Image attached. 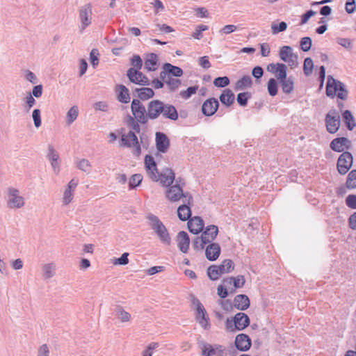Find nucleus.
I'll use <instances>...</instances> for the list:
<instances>
[{
    "label": "nucleus",
    "mask_w": 356,
    "mask_h": 356,
    "mask_svg": "<svg viewBox=\"0 0 356 356\" xmlns=\"http://www.w3.org/2000/svg\"><path fill=\"white\" fill-rule=\"evenodd\" d=\"M125 122L132 130L129 131L127 134H122L120 139L122 145L129 148L133 147L134 155L138 156L141 154V147L135 132L140 133V127L139 124H140V122L131 115H127Z\"/></svg>",
    "instance_id": "1"
},
{
    "label": "nucleus",
    "mask_w": 356,
    "mask_h": 356,
    "mask_svg": "<svg viewBox=\"0 0 356 356\" xmlns=\"http://www.w3.org/2000/svg\"><path fill=\"white\" fill-rule=\"evenodd\" d=\"M147 219L149 220L151 229L156 234L160 241L164 245H170L171 243L170 234L166 227L159 217L152 213H149L147 216Z\"/></svg>",
    "instance_id": "2"
},
{
    "label": "nucleus",
    "mask_w": 356,
    "mask_h": 356,
    "mask_svg": "<svg viewBox=\"0 0 356 356\" xmlns=\"http://www.w3.org/2000/svg\"><path fill=\"white\" fill-rule=\"evenodd\" d=\"M325 92L326 95L331 98H334L337 95L339 99L346 100L348 97V90L344 83L335 79L331 75H328L327 78Z\"/></svg>",
    "instance_id": "3"
},
{
    "label": "nucleus",
    "mask_w": 356,
    "mask_h": 356,
    "mask_svg": "<svg viewBox=\"0 0 356 356\" xmlns=\"http://www.w3.org/2000/svg\"><path fill=\"white\" fill-rule=\"evenodd\" d=\"M250 323L249 316L243 312H238L232 319L227 318L225 322L226 330L234 332L236 330L241 331L249 326Z\"/></svg>",
    "instance_id": "4"
},
{
    "label": "nucleus",
    "mask_w": 356,
    "mask_h": 356,
    "mask_svg": "<svg viewBox=\"0 0 356 356\" xmlns=\"http://www.w3.org/2000/svg\"><path fill=\"white\" fill-rule=\"evenodd\" d=\"M180 179L176 180V184L172 186H168L169 188L167 189L165 192L166 197L170 202H177L179 201L181 197H183V202H187L188 204H191L193 201V197L188 192L184 193L182 188L180 186L179 182Z\"/></svg>",
    "instance_id": "5"
},
{
    "label": "nucleus",
    "mask_w": 356,
    "mask_h": 356,
    "mask_svg": "<svg viewBox=\"0 0 356 356\" xmlns=\"http://www.w3.org/2000/svg\"><path fill=\"white\" fill-rule=\"evenodd\" d=\"M79 32L83 33L90 26L92 19V6L90 3L81 6L78 9Z\"/></svg>",
    "instance_id": "6"
},
{
    "label": "nucleus",
    "mask_w": 356,
    "mask_h": 356,
    "mask_svg": "<svg viewBox=\"0 0 356 356\" xmlns=\"http://www.w3.org/2000/svg\"><path fill=\"white\" fill-rule=\"evenodd\" d=\"M190 297L193 305L195 307L196 321L204 330H208L210 327V324L209 323V318L206 309L200 300L193 294H191Z\"/></svg>",
    "instance_id": "7"
},
{
    "label": "nucleus",
    "mask_w": 356,
    "mask_h": 356,
    "mask_svg": "<svg viewBox=\"0 0 356 356\" xmlns=\"http://www.w3.org/2000/svg\"><path fill=\"white\" fill-rule=\"evenodd\" d=\"M131 111L133 118L140 122V124H145L148 122L147 109L138 99H134L131 104Z\"/></svg>",
    "instance_id": "8"
},
{
    "label": "nucleus",
    "mask_w": 356,
    "mask_h": 356,
    "mask_svg": "<svg viewBox=\"0 0 356 356\" xmlns=\"http://www.w3.org/2000/svg\"><path fill=\"white\" fill-rule=\"evenodd\" d=\"M353 154L348 151L343 152L337 160V169L338 172L341 175H346L353 166Z\"/></svg>",
    "instance_id": "9"
},
{
    "label": "nucleus",
    "mask_w": 356,
    "mask_h": 356,
    "mask_svg": "<svg viewBox=\"0 0 356 356\" xmlns=\"http://www.w3.org/2000/svg\"><path fill=\"white\" fill-rule=\"evenodd\" d=\"M325 126L330 134L336 133L340 127V116L339 113L334 110H330L325 116Z\"/></svg>",
    "instance_id": "10"
},
{
    "label": "nucleus",
    "mask_w": 356,
    "mask_h": 356,
    "mask_svg": "<svg viewBox=\"0 0 356 356\" xmlns=\"http://www.w3.org/2000/svg\"><path fill=\"white\" fill-rule=\"evenodd\" d=\"M7 205L10 209H19L24 205V199L19 195V191L14 188L8 189Z\"/></svg>",
    "instance_id": "11"
},
{
    "label": "nucleus",
    "mask_w": 356,
    "mask_h": 356,
    "mask_svg": "<svg viewBox=\"0 0 356 356\" xmlns=\"http://www.w3.org/2000/svg\"><path fill=\"white\" fill-rule=\"evenodd\" d=\"M154 181H159L165 187L170 186L175 180V176L171 168H164L161 172L156 173V179H151Z\"/></svg>",
    "instance_id": "12"
},
{
    "label": "nucleus",
    "mask_w": 356,
    "mask_h": 356,
    "mask_svg": "<svg viewBox=\"0 0 356 356\" xmlns=\"http://www.w3.org/2000/svg\"><path fill=\"white\" fill-rule=\"evenodd\" d=\"M127 76L130 82L139 86H149V80L141 72L134 67L129 68L127 72Z\"/></svg>",
    "instance_id": "13"
},
{
    "label": "nucleus",
    "mask_w": 356,
    "mask_h": 356,
    "mask_svg": "<svg viewBox=\"0 0 356 356\" xmlns=\"http://www.w3.org/2000/svg\"><path fill=\"white\" fill-rule=\"evenodd\" d=\"M163 104L164 102L159 99H154L148 103L147 106L148 120H156L161 115Z\"/></svg>",
    "instance_id": "14"
},
{
    "label": "nucleus",
    "mask_w": 356,
    "mask_h": 356,
    "mask_svg": "<svg viewBox=\"0 0 356 356\" xmlns=\"http://www.w3.org/2000/svg\"><path fill=\"white\" fill-rule=\"evenodd\" d=\"M219 102L215 97H211L204 101L202 105L201 111L206 117L213 115L218 111Z\"/></svg>",
    "instance_id": "15"
},
{
    "label": "nucleus",
    "mask_w": 356,
    "mask_h": 356,
    "mask_svg": "<svg viewBox=\"0 0 356 356\" xmlns=\"http://www.w3.org/2000/svg\"><path fill=\"white\" fill-rule=\"evenodd\" d=\"M144 164L148 177L150 179H156V173L158 172V169L154 157L150 154H147L145 156Z\"/></svg>",
    "instance_id": "16"
},
{
    "label": "nucleus",
    "mask_w": 356,
    "mask_h": 356,
    "mask_svg": "<svg viewBox=\"0 0 356 356\" xmlns=\"http://www.w3.org/2000/svg\"><path fill=\"white\" fill-rule=\"evenodd\" d=\"M156 147L157 150L161 153H165L170 146V140L165 134L163 132L156 133Z\"/></svg>",
    "instance_id": "17"
},
{
    "label": "nucleus",
    "mask_w": 356,
    "mask_h": 356,
    "mask_svg": "<svg viewBox=\"0 0 356 356\" xmlns=\"http://www.w3.org/2000/svg\"><path fill=\"white\" fill-rule=\"evenodd\" d=\"M204 226V220L200 216H195L189 219L187 222V227L189 232L194 234H197L202 232Z\"/></svg>",
    "instance_id": "18"
},
{
    "label": "nucleus",
    "mask_w": 356,
    "mask_h": 356,
    "mask_svg": "<svg viewBox=\"0 0 356 356\" xmlns=\"http://www.w3.org/2000/svg\"><path fill=\"white\" fill-rule=\"evenodd\" d=\"M234 344L236 348L240 351H247L251 347V339L245 334H239L235 338Z\"/></svg>",
    "instance_id": "19"
},
{
    "label": "nucleus",
    "mask_w": 356,
    "mask_h": 356,
    "mask_svg": "<svg viewBox=\"0 0 356 356\" xmlns=\"http://www.w3.org/2000/svg\"><path fill=\"white\" fill-rule=\"evenodd\" d=\"M178 248L183 253H186L189 249L190 238L187 232L180 231L177 236Z\"/></svg>",
    "instance_id": "20"
},
{
    "label": "nucleus",
    "mask_w": 356,
    "mask_h": 356,
    "mask_svg": "<svg viewBox=\"0 0 356 356\" xmlns=\"http://www.w3.org/2000/svg\"><path fill=\"white\" fill-rule=\"evenodd\" d=\"M220 247L218 243H211L205 248V256L209 261H216L220 256Z\"/></svg>",
    "instance_id": "21"
},
{
    "label": "nucleus",
    "mask_w": 356,
    "mask_h": 356,
    "mask_svg": "<svg viewBox=\"0 0 356 356\" xmlns=\"http://www.w3.org/2000/svg\"><path fill=\"white\" fill-rule=\"evenodd\" d=\"M234 307L238 310L245 311L250 307V300L248 296L239 294L234 297L233 300Z\"/></svg>",
    "instance_id": "22"
},
{
    "label": "nucleus",
    "mask_w": 356,
    "mask_h": 356,
    "mask_svg": "<svg viewBox=\"0 0 356 356\" xmlns=\"http://www.w3.org/2000/svg\"><path fill=\"white\" fill-rule=\"evenodd\" d=\"M133 95L136 96L137 99L145 101L147 100L154 96V90L150 88H136L133 91Z\"/></svg>",
    "instance_id": "23"
},
{
    "label": "nucleus",
    "mask_w": 356,
    "mask_h": 356,
    "mask_svg": "<svg viewBox=\"0 0 356 356\" xmlns=\"http://www.w3.org/2000/svg\"><path fill=\"white\" fill-rule=\"evenodd\" d=\"M161 115L164 118L173 121L177 120L179 118V114L176 108L170 104L164 103L163 113Z\"/></svg>",
    "instance_id": "24"
},
{
    "label": "nucleus",
    "mask_w": 356,
    "mask_h": 356,
    "mask_svg": "<svg viewBox=\"0 0 356 356\" xmlns=\"http://www.w3.org/2000/svg\"><path fill=\"white\" fill-rule=\"evenodd\" d=\"M117 99L123 104H127L130 102V95L129 89L124 85L120 84L116 86Z\"/></svg>",
    "instance_id": "25"
},
{
    "label": "nucleus",
    "mask_w": 356,
    "mask_h": 356,
    "mask_svg": "<svg viewBox=\"0 0 356 356\" xmlns=\"http://www.w3.org/2000/svg\"><path fill=\"white\" fill-rule=\"evenodd\" d=\"M158 67V56L154 53L147 54L145 58V68L149 71H154Z\"/></svg>",
    "instance_id": "26"
},
{
    "label": "nucleus",
    "mask_w": 356,
    "mask_h": 356,
    "mask_svg": "<svg viewBox=\"0 0 356 356\" xmlns=\"http://www.w3.org/2000/svg\"><path fill=\"white\" fill-rule=\"evenodd\" d=\"M219 99L223 105L229 107L234 102L235 96L230 89L227 88L222 92Z\"/></svg>",
    "instance_id": "27"
},
{
    "label": "nucleus",
    "mask_w": 356,
    "mask_h": 356,
    "mask_svg": "<svg viewBox=\"0 0 356 356\" xmlns=\"http://www.w3.org/2000/svg\"><path fill=\"white\" fill-rule=\"evenodd\" d=\"M191 204H188L187 202H184L182 205H180L177 209V216L179 220L181 221H186L190 218L191 216V210L189 207Z\"/></svg>",
    "instance_id": "28"
},
{
    "label": "nucleus",
    "mask_w": 356,
    "mask_h": 356,
    "mask_svg": "<svg viewBox=\"0 0 356 356\" xmlns=\"http://www.w3.org/2000/svg\"><path fill=\"white\" fill-rule=\"evenodd\" d=\"M218 233V227L216 225H211L206 227L202 232V236L209 241V243L214 241Z\"/></svg>",
    "instance_id": "29"
},
{
    "label": "nucleus",
    "mask_w": 356,
    "mask_h": 356,
    "mask_svg": "<svg viewBox=\"0 0 356 356\" xmlns=\"http://www.w3.org/2000/svg\"><path fill=\"white\" fill-rule=\"evenodd\" d=\"M252 85V80L249 75H245L238 79L234 86L236 90H243L249 88Z\"/></svg>",
    "instance_id": "30"
},
{
    "label": "nucleus",
    "mask_w": 356,
    "mask_h": 356,
    "mask_svg": "<svg viewBox=\"0 0 356 356\" xmlns=\"http://www.w3.org/2000/svg\"><path fill=\"white\" fill-rule=\"evenodd\" d=\"M342 118L347 129L352 131L356 127V122L352 113L349 110H346L342 113Z\"/></svg>",
    "instance_id": "31"
},
{
    "label": "nucleus",
    "mask_w": 356,
    "mask_h": 356,
    "mask_svg": "<svg viewBox=\"0 0 356 356\" xmlns=\"http://www.w3.org/2000/svg\"><path fill=\"white\" fill-rule=\"evenodd\" d=\"M47 157L50 161L54 170L56 171V168L58 165V160L59 159V155L51 145H49L48 146V154Z\"/></svg>",
    "instance_id": "32"
},
{
    "label": "nucleus",
    "mask_w": 356,
    "mask_h": 356,
    "mask_svg": "<svg viewBox=\"0 0 356 356\" xmlns=\"http://www.w3.org/2000/svg\"><path fill=\"white\" fill-rule=\"evenodd\" d=\"M163 69L166 70L169 73V75L175 77H180L183 75V70L181 67L173 65L168 63L163 64Z\"/></svg>",
    "instance_id": "33"
},
{
    "label": "nucleus",
    "mask_w": 356,
    "mask_h": 356,
    "mask_svg": "<svg viewBox=\"0 0 356 356\" xmlns=\"http://www.w3.org/2000/svg\"><path fill=\"white\" fill-rule=\"evenodd\" d=\"M282 92L285 94H290L294 88L293 78L289 76L288 78L280 81Z\"/></svg>",
    "instance_id": "34"
},
{
    "label": "nucleus",
    "mask_w": 356,
    "mask_h": 356,
    "mask_svg": "<svg viewBox=\"0 0 356 356\" xmlns=\"http://www.w3.org/2000/svg\"><path fill=\"white\" fill-rule=\"evenodd\" d=\"M217 266L222 275L229 273L234 268V264L233 261L229 259H224L220 265Z\"/></svg>",
    "instance_id": "35"
},
{
    "label": "nucleus",
    "mask_w": 356,
    "mask_h": 356,
    "mask_svg": "<svg viewBox=\"0 0 356 356\" xmlns=\"http://www.w3.org/2000/svg\"><path fill=\"white\" fill-rule=\"evenodd\" d=\"M115 313L122 322H127L131 318V314L124 311L121 305L115 306Z\"/></svg>",
    "instance_id": "36"
},
{
    "label": "nucleus",
    "mask_w": 356,
    "mask_h": 356,
    "mask_svg": "<svg viewBox=\"0 0 356 356\" xmlns=\"http://www.w3.org/2000/svg\"><path fill=\"white\" fill-rule=\"evenodd\" d=\"M79 108L76 106H72L67 113L66 123L70 125L78 117Z\"/></svg>",
    "instance_id": "37"
},
{
    "label": "nucleus",
    "mask_w": 356,
    "mask_h": 356,
    "mask_svg": "<svg viewBox=\"0 0 356 356\" xmlns=\"http://www.w3.org/2000/svg\"><path fill=\"white\" fill-rule=\"evenodd\" d=\"M346 187L348 189H354L356 188V170H352L348 173L346 181Z\"/></svg>",
    "instance_id": "38"
},
{
    "label": "nucleus",
    "mask_w": 356,
    "mask_h": 356,
    "mask_svg": "<svg viewBox=\"0 0 356 356\" xmlns=\"http://www.w3.org/2000/svg\"><path fill=\"white\" fill-rule=\"evenodd\" d=\"M293 54V49L290 46H283L280 48L279 51V56L282 60L284 62L287 61L291 55Z\"/></svg>",
    "instance_id": "39"
},
{
    "label": "nucleus",
    "mask_w": 356,
    "mask_h": 356,
    "mask_svg": "<svg viewBox=\"0 0 356 356\" xmlns=\"http://www.w3.org/2000/svg\"><path fill=\"white\" fill-rule=\"evenodd\" d=\"M267 90L269 95L274 97L277 94L278 85L274 78H270L267 83Z\"/></svg>",
    "instance_id": "40"
},
{
    "label": "nucleus",
    "mask_w": 356,
    "mask_h": 356,
    "mask_svg": "<svg viewBox=\"0 0 356 356\" xmlns=\"http://www.w3.org/2000/svg\"><path fill=\"white\" fill-rule=\"evenodd\" d=\"M209 243V241L207 239H205V237H203L202 235L201 236H197L194 238L193 241L192 245L193 248L196 250H202L204 248V245L206 244Z\"/></svg>",
    "instance_id": "41"
},
{
    "label": "nucleus",
    "mask_w": 356,
    "mask_h": 356,
    "mask_svg": "<svg viewBox=\"0 0 356 356\" xmlns=\"http://www.w3.org/2000/svg\"><path fill=\"white\" fill-rule=\"evenodd\" d=\"M221 275L217 265H211L207 268V275L211 280H217Z\"/></svg>",
    "instance_id": "42"
},
{
    "label": "nucleus",
    "mask_w": 356,
    "mask_h": 356,
    "mask_svg": "<svg viewBox=\"0 0 356 356\" xmlns=\"http://www.w3.org/2000/svg\"><path fill=\"white\" fill-rule=\"evenodd\" d=\"M252 95L249 92H243L237 95L236 101L241 106H246L248 100L251 98Z\"/></svg>",
    "instance_id": "43"
},
{
    "label": "nucleus",
    "mask_w": 356,
    "mask_h": 356,
    "mask_svg": "<svg viewBox=\"0 0 356 356\" xmlns=\"http://www.w3.org/2000/svg\"><path fill=\"white\" fill-rule=\"evenodd\" d=\"M277 65H278V69L275 74L277 79L280 81H281L288 78L287 77V67H286V65L284 63H277Z\"/></svg>",
    "instance_id": "44"
},
{
    "label": "nucleus",
    "mask_w": 356,
    "mask_h": 356,
    "mask_svg": "<svg viewBox=\"0 0 356 356\" xmlns=\"http://www.w3.org/2000/svg\"><path fill=\"white\" fill-rule=\"evenodd\" d=\"M143 181V176L141 174H134L133 175L129 181V190H132L136 188L137 186H140Z\"/></svg>",
    "instance_id": "45"
},
{
    "label": "nucleus",
    "mask_w": 356,
    "mask_h": 356,
    "mask_svg": "<svg viewBox=\"0 0 356 356\" xmlns=\"http://www.w3.org/2000/svg\"><path fill=\"white\" fill-rule=\"evenodd\" d=\"M314 68V63L311 58L307 57L305 59L303 63V72L306 76H309L312 74Z\"/></svg>",
    "instance_id": "46"
},
{
    "label": "nucleus",
    "mask_w": 356,
    "mask_h": 356,
    "mask_svg": "<svg viewBox=\"0 0 356 356\" xmlns=\"http://www.w3.org/2000/svg\"><path fill=\"white\" fill-rule=\"evenodd\" d=\"M330 147L332 150L336 152H343L344 147L341 145V141L339 137L333 139L330 143Z\"/></svg>",
    "instance_id": "47"
},
{
    "label": "nucleus",
    "mask_w": 356,
    "mask_h": 356,
    "mask_svg": "<svg viewBox=\"0 0 356 356\" xmlns=\"http://www.w3.org/2000/svg\"><path fill=\"white\" fill-rule=\"evenodd\" d=\"M76 167L81 171L89 173L91 170V164L87 159H82L76 163Z\"/></svg>",
    "instance_id": "48"
},
{
    "label": "nucleus",
    "mask_w": 356,
    "mask_h": 356,
    "mask_svg": "<svg viewBox=\"0 0 356 356\" xmlns=\"http://www.w3.org/2000/svg\"><path fill=\"white\" fill-rule=\"evenodd\" d=\"M165 83L168 86L170 91L174 92L180 86L181 82V80L178 79H173L169 76L168 79L165 81Z\"/></svg>",
    "instance_id": "49"
},
{
    "label": "nucleus",
    "mask_w": 356,
    "mask_h": 356,
    "mask_svg": "<svg viewBox=\"0 0 356 356\" xmlns=\"http://www.w3.org/2000/svg\"><path fill=\"white\" fill-rule=\"evenodd\" d=\"M230 83L229 77L218 76L213 80V85L217 88H225Z\"/></svg>",
    "instance_id": "50"
},
{
    "label": "nucleus",
    "mask_w": 356,
    "mask_h": 356,
    "mask_svg": "<svg viewBox=\"0 0 356 356\" xmlns=\"http://www.w3.org/2000/svg\"><path fill=\"white\" fill-rule=\"evenodd\" d=\"M312 45V40L310 37L302 38L300 41V48L303 51H308L310 50Z\"/></svg>",
    "instance_id": "51"
},
{
    "label": "nucleus",
    "mask_w": 356,
    "mask_h": 356,
    "mask_svg": "<svg viewBox=\"0 0 356 356\" xmlns=\"http://www.w3.org/2000/svg\"><path fill=\"white\" fill-rule=\"evenodd\" d=\"M43 277L44 279H49L54 275V266L52 264H47L44 265L43 268Z\"/></svg>",
    "instance_id": "52"
},
{
    "label": "nucleus",
    "mask_w": 356,
    "mask_h": 356,
    "mask_svg": "<svg viewBox=\"0 0 356 356\" xmlns=\"http://www.w3.org/2000/svg\"><path fill=\"white\" fill-rule=\"evenodd\" d=\"M197 90L198 86H190L186 90L181 91L180 92V96L183 99H187L190 98L193 95L195 94Z\"/></svg>",
    "instance_id": "53"
},
{
    "label": "nucleus",
    "mask_w": 356,
    "mask_h": 356,
    "mask_svg": "<svg viewBox=\"0 0 356 356\" xmlns=\"http://www.w3.org/2000/svg\"><path fill=\"white\" fill-rule=\"evenodd\" d=\"M287 24L285 22H281L278 24H273L271 25V30L273 34H277L280 32L286 31Z\"/></svg>",
    "instance_id": "54"
},
{
    "label": "nucleus",
    "mask_w": 356,
    "mask_h": 356,
    "mask_svg": "<svg viewBox=\"0 0 356 356\" xmlns=\"http://www.w3.org/2000/svg\"><path fill=\"white\" fill-rule=\"evenodd\" d=\"M32 118L34 122V126L38 128L41 126V112L38 108H35L32 112Z\"/></svg>",
    "instance_id": "55"
},
{
    "label": "nucleus",
    "mask_w": 356,
    "mask_h": 356,
    "mask_svg": "<svg viewBox=\"0 0 356 356\" xmlns=\"http://www.w3.org/2000/svg\"><path fill=\"white\" fill-rule=\"evenodd\" d=\"M99 53L97 49H92L90 53V63L94 68L99 64Z\"/></svg>",
    "instance_id": "56"
},
{
    "label": "nucleus",
    "mask_w": 356,
    "mask_h": 356,
    "mask_svg": "<svg viewBox=\"0 0 356 356\" xmlns=\"http://www.w3.org/2000/svg\"><path fill=\"white\" fill-rule=\"evenodd\" d=\"M131 64L134 69L139 70L143 66V60L139 55H134L131 58Z\"/></svg>",
    "instance_id": "57"
},
{
    "label": "nucleus",
    "mask_w": 356,
    "mask_h": 356,
    "mask_svg": "<svg viewBox=\"0 0 356 356\" xmlns=\"http://www.w3.org/2000/svg\"><path fill=\"white\" fill-rule=\"evenodd\" d=\"M346 204L352 209H356V195H348L346 198Z\"/></svg>",
    "instance_id": "58"
},
{
    "label": "nucleus",
    "mask_w": 356,
    "mask_h": 356,
    "mask_svg": "<svg viewBox=\"0 0 356 356\" xmlns=\"http://www.w3.org/2000/svg\"><path fill=\"white\" fill-rule=\"evenodd\" d=\"M215 350L213 348L211 345L204 343L203 347L202 348V356H213L215 355Z\"/></svg>",
    "instance_id": "59"
},
{
    "label": "nucleus",
    "mask_w": 356,
    "mask_h": 356,
    "mask_svg": "<svg viewBox=\"0 0 356 356\" xmlns=\"http://www.w3.org/2000/svg\"><path fill=\"white\" fill-rule=\"evenodd\" d=\"M245 282V279L243 275H239L234 277L233 284L234 288L238 289L243 286Z\"/></svg>",
    "instance_id": "60"
},
{
    "label": "nucleus",
    "mask_w": 356,
    "mask_h": 356,
    "mask_svg": "<svg viewBox=\"0 0 356 356\" xmlns=\"http://www.w3.org/2000/svg\"><path fill=\"white\" fill-rule=\"evenodd\" d=\"M337 42L339 45L347 49H351L353 48L352 42L348 38H338L337 39Z\"/></svg>",
    "instance_id": "61"
},
{
    "label": "nucleus",
    "mask_w": 356,
    "mask_h": 356,
    "mask_svg": "<svg viewBox=\"0 0 356 356\" xmlns=\"http://www.w3.org/2000/svg\"><path fill=\"white\" fill-rule=\"evenodd\" d=\"M345 9L347 13L352 14L356 10L355 0H346Z\"/></svg>",
    "instance_id": "62"
},
{
    "label": "nucleus",
    "mask_w": 356,
    "mask_h": 356,
    "mask_svg": "<svg viewBox=\"0 0 356 356\" xmlns=\"http://www.w3.org/2000/svg\"><path fill=\"white\" fill-rule=\"evenodd\" d=\"M219 305H221L222 308L226 312H230L232 310L234 304L231 302L230 300H219Z\"/></svg>",
    "instance_id": "63"
},
{
    "label": "nucleus",
    "mask_w": 356,
    "mask_h": 356,
    "mask_svg": "<svg viewBox=\"0 0 356 356\" xmlns=\"http://www.w3.org/2000/svg\"><path fill=\"white\" fill-rule=\"evenodd\" d=\"M316 14V12L312 10H309L307 12H305L302 16H301V20L300 25H303L306 24L308 20L313 17Z\"/></svg>",
    "instance_id": "64"
}]
</instances>
